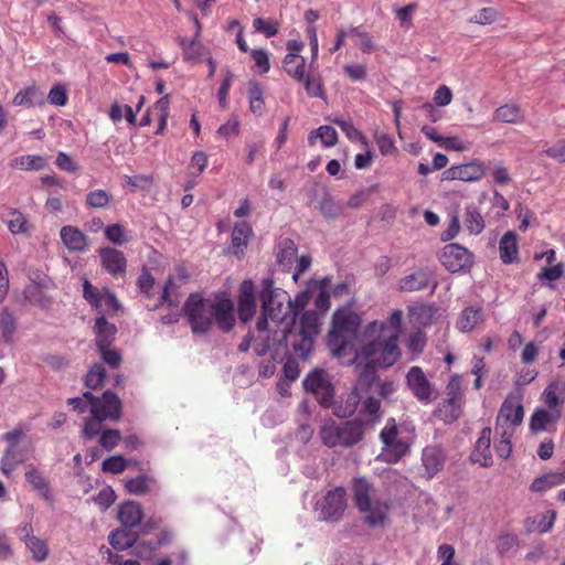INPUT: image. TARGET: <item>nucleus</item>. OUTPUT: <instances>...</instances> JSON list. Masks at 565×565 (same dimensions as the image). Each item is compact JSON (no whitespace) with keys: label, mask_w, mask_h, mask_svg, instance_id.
Returning a JSON list of instances; mask_svg holds the SVG:
<instances>
[{"label":"nucleus","mask_w":565,"mask_h":565,"mask_svg":"<svg viewBox=\"0 0 565 565\" xmlns=\"http://www.w3.org/2000/svg\"><path fill=\"white\" fill-rule=\"evenodd\" d=\"M403 312L394 310L383 321L370 322L363 333V344L355 347L361 317L350 308L338 309L332 317V326L327 335V345L332 355L342 364H354L359 359L367 360L379 354L381 366H392L401 358L398 338L402 332Z\"/></svg>","instance_id":"nucleus-1"},{"label":"nucleus","mask_w":565,"mask_h":565,"mask_svg":"<svg viewBox=\"0 0 565 565\" xmlns=\"http://www.w3.org/2000/svg\"><path fill=\"white\" fill-rule=\"evenodd\" d=\"M259 299L262 301V316L256 323L259 332L268 330V320L275 323H284L288 320L295 321L296 311L289 294L281 288L274 287L271 279L262 280Z\"/></svg>","instance_id":"nucleus-2"},{"label":"nucleus","mask_w":565,"mask_h":565,"mask_svg":"<svg viewBox=\"0 0 565 565\" xmlns=\"http://www.w3.org/2000/svg\"><path fill=\"white\" fill-rule=\"evenodd\" d=\"M352 491L355 507L364 515V523L370 527L386 526L390 521V501L374 498V487L365 478H355Z\"/></svg>","instance_id":"nucleus-3"},{"label":"nucleus","mask_w":565,"mask_h":565,"mask_svg":"<svg viewBox=\"0 0 565 565\" xmlns=\"http://www.w3.org/2000/svg\"><path fill=\"white\" fill-rule=\"evenodd\" d=\"M320 332V317L313 310L305 311L294 329L281 330L280 342L290 345L295 356L307 359L311 353L315 339Z\"/></svg>","instance_id":"nucleus-4"},{"label":"nucleus","mask_w":565,"mask_h":565,"mask_svg":"<svg viewBox=\"0 0 565 565\" xmlns=\"http://www.w3.org/2000/svg\"><path fill=\"white\" fill-rule=\"evenodd\" d=\"M365 434V425L361 419L337 423L327 420L320 427V438L329 448H350L359 444Z\"/></svg>","instance_id":"nucleus-5"},{"label":"nucleus","mask_w":565,"mask_h":565,"mask_svg":"<svg viewBox=\"0 0 565 565\" xmlns=\"http://www.w3.org/2000/svg\"><path fill=\"white\" fill-rule=\"evenodd\" d=\"M380 439L383 447L377 458L383 462L396 463L409 452L411 443L402 435L394 418L386 420L380 433Z\"/></svg>","instance_id":"nucleus-6"},{"label":"nucleus","mask_w":565,"mask_h":565,"mask_svg":"<svg viewBox=\"0 0 565 565\" xmlns=\"http://www.w3.org/2000/svg\"><path fill=\"white\" fill-rule=\"evenodd\" d=\"M183 311L193 333H206L211 329L213 324L212 303L205 301L201 295L191 294L183 306Z\"/></svg>","instance_id":"nucleus-7"},{"label":"nucleus","mask_w":565,"mask_h":565,"mask_svg":"<svg viewBox=\"0 0 565 565\" xmlns=\"http://www.w3.org/2000/svg\"><path fill=\"white\" fill-rule=\"evenodd\" d=\"M89 403L90 414L97 419L118 420L121 417L122 404L113 392L106 391L102 396H95L90 391L84 392Z\"/></svg>","instance_id":"nucleus-8"},{"label":"nucleus","mask_w":565,"mask_h":565,"mask_svg":"<svg viewBox=\"0 0 565 565\" xmlns=\"http://www.w3.org/2000/svg\"><path fill=\"white\" fill-rule=\"evenodd\" d=\"M463 405V391L459 375H452L446 387V399L438 408V416L445 423L457 420Z\"/></svg>","instance_id":"nucleus-9"},{"label":"nucleus","mask_w":565,"mask_h":565,"mask_svg":"<svg viewBox=\"0 0 565 565\" xmlns=\"http://www.w3.org/2000/svg\"><path fill=\"white\" fill-rule=\"evenodd\" d=\"M303 386L307 392L313 394L321 406L329 408L333 405L334 387L323 370L309 373L303 380Z\"/></svg>","instance_id":"nucleus-10"},{"label":"nucleus","mask_w":565,"mask_h":565,"mask_svg":"<svg viewBox=\"0 0 565 565\" xmlns=\"http://www.w3.org/2000/svg\"><path fill=\"white\" fill-rule=\"evenodd\" d=\"M443 266L450 273H459L471 267L473 255L459 244H447L439 256Z\"/></svg>","instance_id":"nucleus-11"},{"label":"nucleus","mask_w":565,"mask_h":565,"mask_svg":"<svg viewBox=\"0 0 565 565\" xmlns=\"http://www.w3.org/2000/svg\"><path fill=\"white\" fill-rule=\"evenodd\" d=\"M321 520L327 522H338L342 519L347 509V492L344 488L339 487L329 490L320 502Z\"/></svg>","instance_id":"nucleus-12"},{"label":"nucleus","mask_w":565,"mask_h":565,"mask_svg":"<svg viewBox=\"0 0 565 565\" xmlns=\"http://www.w3.org/2000/svg\"><path fill=\"white\" fill-rule=\"evenodd\" d=\"M406 384L412 394L422 403H429L434 387L419 366H412L406 374Z\"/></svg>","instance_id":"nucleus-13"},{"label":"nucleus","mask_w":565,"mask_h":565,"mask_svg":"<svg viewBox=\"0 0 565 565\" xmlns=\"http://www.w3.org/2000/svg\"><path fill=\"white\" fill-rule=\"evenodd\" d=\"M433 286V292L437 287V282L434 281V274L429 268H420L403 278L398 281V290L402 292H414Z\"/></svg>","instance_id":"nucleus-14"},{"label":"nucleus","mask_w":565,"mask_h":565,"mask_svg":"<svg viewBox=\"0 0 565 565\" xmlns=\"http://www.w3.org/2000/svg\"><path fill=\"white\" fill-rule=\"evenodd\" d=\"M98 255L103 269L110 276L117 277L125 275L127 259L121 250L107 246L99 248Z\"/></svg>","instance_id":"nucleus-15"},{"label":"nucleus","mask_w":565,"mask_h":565,"mask_svg":"<svg viewBox=\"0 0 565 565\" xmlns=\"http://www.w3.org/2000/svg\"><path fill=\"white\" fill-rule=\"evenodd\" d=\"M484 173L483 164L479 161H473L449 168L444 172V179L472 182L482 179Z\"/></svg>","instance_id":"nucleus-16"},{"label":"nucleus","mask_w":565,"mask_h":565,"mask_svg":"<svg viewBox=\"0 0 565 565\" xmlns=\"http://www.w3.org/2000/svg\"><path fill=\"white\" fill-rule=\"evenodd\" d=\"M237 310L243 322H248L255 315V287L252 280H244L239 286Z\"/></svg>","instance_id":"nucleus-17"},{"label":"nucleus","mask_w":565,"mask_h":565,"mask_svg":"<svg viewBox=\"0 0 565 565\" xmlns=\"http://www.w3.org/2000/svg\"><path fill=\"white\" fill-rule=\"evenodd\" d=\"M213 320L223 332H228L235 324L234 306L230 299L212 302Z\"/></svg>","instance_id":"nucleus-18"},{"label":"nucleus","mask_w":565,"mask_h":565,"mask_svg":"<svg viewBox=\"0 0 565 565\" xmlns=\"http://www.w3.org/2000/svg\"><path fill=\"white\" fill-rule=\"evenodd\" d=\"M63 245L73 253H83L88 247V237L76 226L65 225L60 231Z\"/></svg>","instance_id":"nucleus-19"},{"label":"nucleus","mask_w":565,"mask_h":565,"mask_svg":"<svg viewBox=\"0 0 565 565\" xmlns=\"http://www.w3.org/2000/svg\"><path fill=\"white\" fill-rule=\"evenodd\" d=\"M446 455L438 446H427L422 452V462L428 479L434 478L443 470Z\"/></svg>","instance_id":"nucleus-20"},{"label":"nucleus","mask_w":565,"mask_h":565,"mask_svg":"<svg viewBox=\"0 0 565 565\" xmlns=\"http://www.w3.org/2000/svg\"><path fill=\"white\" fill-rule=\"evenodd\" d=\"M491 428L484 427L476 443L475 450L471 454V460L480 463L482 467H491L493 463L490 451Z\"/></svg>","instance_id":"nucleus-21"},{"label":"nucleus","mask_w":565,"mask_h":565,"mask_svg":"<svg viewBox=\"0 0 565 565\" xmlns=\"http://www.w3.org/2000/svg\"><path fill=\"white\" fill-rule=\"evenodd\" d=\"M500 259L503 264L519 262V237L513 231L507 232L499 242Z\"/></svg>","instance_id":"nucleus-22"},{"label":"nucleus","mask_w":565,"mask_h":565,"mask_svg":"<svg viewBox=\"0 0 565 565\" xmlns=\"http://www.w3.org/2000/svg\"><path fill=\"white\" fill-rule=\"evenodd\" d=\"M524 416L523 406L512 399H505L500 407L499 415L497 417V424H511L512 426H519Z\"/></svg>","instance_id":"nucleus-23"},{"label":"nucleus","mask_w":565,"mask_h":565,"mask_svg":"<svg viewBox=\"0 0 565 565\" xmlns=\"http://www.w3.org/2000/svg\"><path fill=\"white\" fill-rule=\"evenodd\" d=\"M95 331V344L96 348H103V347H111L116 333L117 328L115 324L109 323L105 316H99L94 326Z\"/></svg>","instance_id":"nucleus-24"},{"label":"nucleus","mask_w":565,"mask_h":565,"mask_svg":"<svg viewBox=\"0 0 565 565\" xmlns=\"http://www.w3.org/2000/svg\"><path fill=\"white\" fill-rule=\"evenodd\" d=\"M118 518L125 527H135L140 524L143 511L139 503L128 501L119 507Z\"/></svg>","instance_id":"nucleus-25"},{"label":"nucleus","mask_w":565,"mask_h":565,"mask_svg":"<svg viewBox=\"0 0 565 565\" xmlns=\"http://www.w3.org/2000/svg\"><path fill=\"white\" fill-rule=\"evenodd\" d=\"M24 478L32 489L39 492L41 498L46 501L52 500L50 483L40 470L34 466H29L24 473Z\"/></svg>","instance_id":"nucleus-26"},{"label":"nucleus","mask_w":565,"mask_h":565,"mask_svg":"<svg viewBox=\"0 0 565 565\" xmlns=\"http://www.w3.org/2000/svg\"><path fill=\"white\" fill-rule=\"evenodd\" d=\"M14 106H42L44 105V94L43 92L36 87L35 85L29 86L24 89L19 90L12 100Z\"/></svg>","instance_id":"nucleus-27"},{"label":"nucleus","mask_w":565,"mask_h":565,"mask_svg":"<svg viewBox=\"0 0 565 565\" xmlns=\"http://www.w3.org/2000/svg\"><path fill=\"white\" fill-rule=\"evenodd\" d=\"M131 527H121L118 530H115L109 535V544L115 550H127L135 546V543L137 542L138 534L130 530Z\"/></svg>","instance_id":"nucleus-28"},{"label":"nucleus","mask_w":565,"mask_h":565,"mask_svg":"<svg viewBox=\"0 0 565 565\" xmlns=\"http://www.w3.org/2000/svg\"><path fill=\"white\" fill-rule=\"evenodd\" d=\"M331 285V279L328 277L322 278L321 280H316L310 282L311 294L317 292V297L315 299L316 307L321 311H327L330 308V294L329 288Z\"/></svg>","instance_id":"nucleus-29"},{"label":"nucleus","mask_w":565,"mask_h":565,"mask_svg":"<svg viewBox=\"0 0 565 565\" xmlns=\"http://www.w3.org/2000/svg\"><path fill=\"white\" fill-rule=\"evenodd\" d=\"M565 483V472L564 471H554L547 472L536 479L531 483L532 492H545L548 489L555 488L557 486Z\"/></svg>","instance_id":"nucleus-30"},{"label":"nucleus","mask_w":565,"mask_h":565,"mask_svg":"<svg viewBox=\"0 0 565 565\" xmlns=\"http://www.w3.org/2000/svg\"><path fill=\"white\" fill-rule=\"evenodd\" d=\"M252 233V226L246 221L235 224L232 231V248L234 254H243Z\"/></svg>","instance_id":"nucleus-31"},{"label":"nucleus","mask_w":565,"mask_h":565,"mask_svg":"<svg viewBox=\"0 0 565 565\" xmlns=\"http://www.w3.org/2000/svg\"><path fill=\"white\" fill-rule=\"evenodd\" d=\"M182 292L180 291V285L174 277H168L164 282L162 294L158 299V303L154 306V309L159 308L167 303L169 307H177L180 301V297Z\"/></svg>","instance_id":"nucleus-32"},{"label":"nucleus","mask_w":565,"mask_h":565,"mask_svg":"<svg viewBox=\"0 0 565 565\" xmlns=\"http://www.w3.org/2000/svg\"><path fill=\"white\" fill-rule=\"evenodd\" d=\"M493 121L504 124H520L524 119L523 111L515 104H504L493 111Z\"/></svg>","instance_id":"nucleus-33"},{"label":"nucleus","mask_w":565,"mask_h":565,"mask_svg":"<svg viewBox=\"0 0 565 565\" xmlns=\"http://www.w3.org/2000/svg\"><path fill=\"white\" fill-rule=\"evenodd\" d=\"M361 397L356 391H352L345 398H341L338 403H333V414L340 418L352 416L358 409Z\"/></svg>","instance_id":"nucleus-34"},{"label":"nucleus","mask_w":565,"mask_h":565,"mask_svg":"<svg viewBox=\"0 0 565 565\" xmlns=\"http://www.w3.org/2000/svg\"><path fill=\"white\" fill-rule=\"evenodd\" d=\"M26 460V456L17 447H7L0 461V470L9 476L20 463Z\"/></svg>","instance_id":"nucleus-35"},{"label":"nucleus","mask_w":565,"mask_h":565,"mask_svg":"<svg viewBox=\"0 0 565 565\" xmlns=\"http://www.w3.org/2000/svg\"><path fill=\"white\" fill-rule=\"evenodd\" d=\"M7 226L11 234H30L31 224L26 216L17 209H10L8 212Z\"/></svg>","instance_id":"nucleus-36"},{"label":"nucleus","mask_w":565,"mask_h":565,"mask_svg":"<svg viewBox=\"0 0 565 565\" xmlns=\"http://www.w3.org/2000/svg\"><path fill=\"white\" fill-rule=\"evenodd\" d=\"M285 72L295 81L305 79L306 60L302 56H295L294 54H286L282 61Z\"/></svg>","instance_id":"nucleus-37"},{"label":"nucleus","mask_w":565,"mask_h":565,"mask_svg":"<svg viewBox=\"0 0 565 565\" xmlns=\"http://www.w3.org/2000/svg\"><path fill=\"white\" fill-rule=\"evenodd\" d=\"M178 42L183 51V60L185 62H200L203 56L204 46L196 38H193L192 40L180 38Z\"/></svg>","instance_id":"nucleus-38"},{"label":"nucleus","mask_w":565,"mask_h":565,"mask_svg":"<svg viewBox=\"0 0 565 565\" xmlns=\"http://www.w3.org/2000/svg\"><path fill=\"white\" fill-rule=\"evenodd\" d=\"M18 328V321L8 307L0 311V331L6 343L11 344Z\"/></svg>","instance_id":"nucleus-39"},{"label":"nucleus","mask_w":565,"mask_h":565,"mask_svg":"<svg viewBox=\"0 0 565 565\" xmlns=\"http://www.w3.org/2000/svg\"><path fill=\"white\" fill-rule=\"evenodd\" d=\"M482 321V310L476 307L463 309L458 318L457 328L462 332H470Z\"/></svg>","instance_id":"nucleus-40"},{"label":"nucleus","mask_w":565,"mask_h":565,"mask_svg":"<svg viewBox=\"0 0 565 565\" xmlns=\"http://www.w3.org/2000/svg\"><path fill=\"white\" fill-rule=\"evenodd\" d=\"M153 483V478L147 475H140L135 478L125 479V489L130 494L142 495L151 491Z\"/></svg>","instance_id":"nucleus-41"},{"label":"nucleus","mask_w":565,"mask_h":565,"mask_svg":"<svg viewBox=\"0 0 565 565\" xmlns=\"http://www.w3.org/2000/svg\"><path fill=\"white\" fill-rule=\"evenodd\" d=\"M106 380V370L103 363H94L87 371L84 384L89 391L100 390Z\"/></svg>","instance_id":"nucleus-42"},{"label":"nucleus","mask_w":565,"mask_h":565,"mask_svg":"<svg viewBox=\"0 0 565 565\" xmlns=\"http://www.w3.org/2000/svg\"><path fill=\"white\" fill-rule=\"evenodd\" d=\"M249 109L256 116H262L265 111L264 92L257 82H250L248 85Z\"/></svg>","instance_id":"nucleus-43"},{"label":"nucleus","mask_w":565,"mask_h":565,"mask_svg":"<svg viewBox=\"0 0 565 565\" xmlns=\"http://www.w3.org/2000/svg\"><path fill=\"white\" fill-rule=\"evenodd\" d=\"M465 225L468 232L472 235L480 234L486 224L484 220L475 205H468L465 211Z\"/></svg>","instance_id":"nucleus-44"},{"label":"nucleus","mask_w":565,"mask_h":565,"mask_svg":"<svg viewBox=\"0 0 565 565\" xmlns=\"http://www.w3.org/2000/svg\"><path fill=\"white\" fill-rule=\"evenodd\" d=\"M316 138H319L324 147H333L338 142V132L333 127L323 125L309 134V145L312 146Z\"/></svg>","instance_id":"nucleus-45"},{"label":"nucleus","mask_w":565,"mask_h":565,"mask_svg":"<svg viewBox=\"0 0 565 565\" xmlns=\"http://www.w3.org/2000/svg\"><path fill=\"white\" fill-rule=\"evenodd\" d=\"M298 82L303 85L305 90L309 97L322 99L326 97L322 79L319 74L307 73L305 75V79Z\"/></svg>","instance_id":"nucleus-46"},{"label":"nucleus","mask_w":565,"mask_h":565,"mask_svg":"<svg viewBox=\"0 0 565 565\" xmlns=\"http://www.w3.org/2000/svg\"><path fill=\"white\" fill-rule=\"evenodd\" d=\"M555 519H556V512L553 510L537 514L531 521V525L529 526V530L536 531L539 533H547L553 529Z\"/></svg>","instance_id":"nucleus-47"},{"label":"nucleus","mask_w":565,"mask_h":565,"mask_svg":"<svg viewBox=\"0 0 565 565\" xmlns=\"http://www.w3.org/2000/svg\"><path fill=\"white\" fill-rule=\"evenodd\" d=\"M24 544L35 562L41 563L47 558L49 546L44 540L38 536H32L26 539Z\"/></svg>","instance_id":"nucleus-48"},{"label":"nucleus","mask_w":565,"mask_h":565,"mask_svg":"<svg viewBox=\"0 0 565 565\" xmlns=\"http://www.w3.org/2000/svg\"><path fill=\"white\" fill-rule=\"evenodd\" d=\"M377 356H379V354L373 355V356H371L367 360L359 359L358 361L354 362L356 364L365 362V365L363 366V369H362V371H361V373L359 375V383L360 384L363 383V384L370 385L377 377L376 376V366L382 367L377 363Z\"/></svg>","instance_id":"nucleus-49"},{"label":"nucleus","mask_w":565,"mask_h":565,"mask_svg":"<svg viewBox=\"0 0 565 565\" xmlns=\"http://www.w3.org/2000/svg\"><path fill=\"white\" fill-rule=\"evenodd\" d=\"M113 201V195L106 190L97 189L86 194L85 203L92 209L107 207Z\"/></svg>","instance_id":"nucleus-50"},{"label":"nucleus","mask_w":565,"mask_h":565,"mask_svg":"<svg viewBox=\"0 0 565 565\" xmlns=\"http://www.w3.org/2000/svg\"><path fill=\"white\" fill-rule=\"evenodd\" d=\"M83 297L95 310L103 309L104 288L99 290L89 280L84 279Z\"/></svg>","instance_id":"nucleus-51"},{"label":"nucleus","mask_w":565,"mask_h":565,"mask_svg":"<svg viewBox=\"0 0 565 565\" xmlns=\"http://www.w3.org/2000/svg\"><path fill=\"white\" fill-rule=\"evenodd\" d=\"M14 166L22 170H42L46 166V160L38 154H24L15 158Z\"/></svg>","instance_id":"nucleus-52"},{"label":"nucleus","mask_w":565,"mask_h":565,"mask_svg":"<svg viewBox=\"0 0 565 565\" xmlns=\"http://www.w3.org/2000/svg\"><path fill=\"white\" fill-rule=\"evenodd\" d=\"M501 19V12L492 7L480 9L469 19L470 23L487 25L492 24Z\"/></svg>","instance_id":"nucleus-53"},{"label":"nucleus","mask_w":565,"mask_h":565,"mask_svg":"<svg viewBox=\"0 0 565 565\" xmlns=\"http://www.w3.org/2000/svg\"><path fill=\"white\" fill-rule=\"evenodd\" d=\"M553 420L552 415L545 409H536L530 419V429L533 433H540L547 428V425Z\"/></svg>","instance_id":"nucleus-54"},{"label":"nucleus","mask_w":565,"mask_h":565,"mask_svg":"<svg viewBox=\"0 0 565 565\" xmlns=\"http://www.w3.org/2000/svg\"><path fill=\"white\" fill-rule=\"evenodd\" d=\"M105 237L115 245H124L129 242L125 228L121 224L116 223L104 228Z\"/></svg>","instance_id":"nucleus-55"},{"label":"nucleus","mask_w":565,"mask_h":565,"mask_svg":"<svg viewBox=\"0 0 565 565\" xmlns=\"http://www.w3.org/2000/svg\"><path fill=\"white\" fill-rule=\"evenodd\" d=\"M334 124L341 128V130L345 134L349 140L351 141H360L363 145H367V140L365 136L354 127L352 121L344 119H334Z\"/></svg>","instance_id":"nucleus-56"},{"label":"nucleus","mask_w":565,"mask_h":565,"mask_svg":"<svg viewBox=\"0 0 565 565\" xmlns=\"http://www.w3.org/2000/svg\"><path fill=\"white\" fill-rule=\"evenodd\" d=\"M128 461L122 456H111L102 463V470L113 475L121 473L126 470Z\"/></svg>","instance_id":"nucleus-57"},{"label":"nucleus","mask_w":565,"mask_h":565,"mask_svg":"<svg viewBox=\"0 0 565 565\" xmlns=\"http://www.w3.org/2000/svg\"><path fill=\"white\" fill-rule=\"evenodd\" d=\"M158 551L153 541H137L132 554L141 559H151Z\"/></svg>","instance_id":"nucleus-58"},{"label":"nucleus","mask_w":565,"mask_h":565,"mask_svg":"<svg viewBox=\"0 0 565 565\" xmlns=\"http://www.w3.org/2000/svg\"><path fill=\"white\" fill-rule=\"evenodd\" d=\"M253 28L255 32L263 33L266 38L275 36L278 33V22L274 20H265L256 18L253 20Z\"/></svg>","instance_id":"nucleus-59"},{"label":"nucleus","mask_w":565,"mask_h":565,"mask_svg":"<svg viewBox=\"0 0 565 565\" xmlns=\"http://www.w3.org/2000/svg\"><path fill=\"white\" fill-rule=\"evenodd\" d=\"M97 351L103 360L108 366L116 369L120 366L122 362V358L120 352L111 347H103L97 348Z\"/></svg>","instance_id":"nucleus-60"},{"label":"nucleus","mask_w":565,"mask_h":565,"mask_svg":"<svg viewBox=\"0 0 565 565\" xmlns=\"http://www.w3.org/2000/svg\"><path fill=\"white\" fill-rule=\"evenodd\" d=\"M121 440V433L118 429H106L102 431L99 437V445L110 451L113 450Z\"/></svg>","instance_id":"nucleus-61"},{"label":"nucleus","mask_w":565,"mask_h":565,"mask_svg":"<svg viewBox=\"0 0 565 565\" xmlns=\"http://www.w3.org/2000/svg\"><path fill=\"white\" fill-rule=\"evenodd\" d=\"M321 213L329 218H335L342 215V206L334 202V200L327 195L320 201Z\"/></svg>","instance_id":"nucleus-62"},{"label":"nucleus","mask_w":565,"mask_h":565,"mask_svg":"<svg viewBox=\"0 0 565 565\" xmlns=\"http://www.w3.org/2000/svg\"><path fill=\"white\" fill-rule=\"evenodd\" d=\"M47 100L54 106H65L68 100L66 88L61 84H55L49 92Z\"/></svg>","instance_id":"nucleus-63"},{"label":"nucleus","mask_w":565,"mask_h":565,"mask_svg":"<svg viewBox=\"0 0 565 565\" xmlns=\"http://www.w3.org/2000/svg\"><path fill=\"white\" fill-rule=\"evenodd\" d=\"M564 269L565 268L563 263L543 267L542 270L537 274V279L548 281L558 280L561 277H563Z\"/></svg>","instance_id":"nucleus-64"}]
</instances>
